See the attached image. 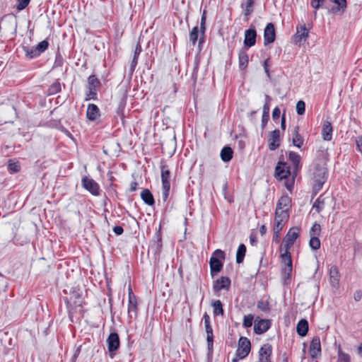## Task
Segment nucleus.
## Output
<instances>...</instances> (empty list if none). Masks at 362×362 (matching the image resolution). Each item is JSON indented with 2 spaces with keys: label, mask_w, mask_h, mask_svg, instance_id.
<instances>
[{
  "label": "nucleus",
  "mask_w": 362,
  "mask_h": 362,
  "mask_svg": "<svg viewBox=\"0 0 362 362\" xmlns=\"http://www.w3.org/2000/svg\"><path fill=\"white\" fill-rule=\"evenodd\" d=\"M300 228L298 227H293L289 229L287 234L284 239V252L281 255V262L284 264L282 268V274L286 279H290L293 265L292 258L289 250L294 244L296 239L299 237Z\"/></svg>",
  "instance_id": "obj_1"
},
{
  "label": "nucleus",
  "mask_w": 362,
  "mask_h": 362,
  "mask_svg": "<svg viewBox=\"0 0 362 362\" xmlns=\"http://www.w3.org/2000/svg\"><path fill=\"white\" fill-rule=\"evenodd\" d=\"M328 170L327 168L322 165L317 164L315 166L313 172V192L317 194L320 191L323 187V185L327 180Z\"/></svg>",
  "instance_id": "obj_2"
},
{
  "label": "nucleus",
  "mask_w": 362,
  "mask_h": 362,
  "mask_svg": "<svg viewBox=\"0 0 362 362\" xmlns=\"http://www.w3.org/2000/svg\"><path fill=\"white\" fill-rule=\"evenodd\" d=\"M162 199L165 202L169 196L170 189V172L165 162L161 161Z\"/></svg>",
  "instance_id": "obj_3"
},
{
  "label": "nucleus",
  "mask_w": 362,
  "mask_h": 362,
  "mask_svg": "<svg viewBox=\"0 0 362 362\" xmlns=\"http://www.w3.org/2000/svg\"><path fill=\"white\" fill-rule=\"evenodd\" d=\"M100 86V81L95 75H90L88 78L86 93L85 100H97V92Z\"/></svg>",
  "instance_id": "obj_4"
},
{
  "label": "nucleus",
  "mask_w": 362,
  "mask_h": 362,
  "mask_svg": "<svg viewBox=\"0 0 362 362\" xmlns=\"http://www.w3.org/2000/svg\"><path fill=\"white\" fill-rule=\"evenodd\" d=\"M225 259L224 252L221 250L217 249L216 250L209 260V265L211 273H218L221 271L223 268V262L221 259Z\"/></svg>",
  "instance_id": "obj_5"
},
{
  "label": "nucleus",
  "mask_w": 362,
  "mask_h": 362,
  "mask_svg": "<svg viewBox=\"0 0 362 362\" xmlns=\"http://www.w3.org/2000/svg\"><path fill=\"white\" fill-rule=\"evenodd\" d=\"M289 219V214L287 212H275V217L273 226V231L281 233Z\"/></svg>",
  "instance_id": "obj_6"
},
{
  "label": "nucleus",
  "mask_w": 362,
  "mask_h": 362,
  "mask_svg": "<svg viewBox=\"0 0 362 362\" xmlns=\"http://www.w3.org/2000/svg\"><path fill=\"white\" fill-rule=\"evenodd\" d=\"M251 344L250 340L247 337H241L236 350L237 356L240 358H245L249 354Z\"/></svg>",
  "instance_id": "obj_7"
},
{
  "label": "nucleus",
  "mask_w": 362,
  "mask_h": 362,
  "mask_svg": "<svg viewBox=\"0 0 362 362\" xmlns=\"http://www.w3.org/2000/svg\"><path fill=\"white\" fill-rule=\"evenodd\" d=\"M107 344L110 356L112 358L115 356V352L119 347V337L118 334L116 332L111 333L107 339Z\"/></svg>",
  "instance_id": "obj_8"
},
{
  "label": "nucleus",
  "mask_w": 362,
  "mask_h": 362,
  "mask_svg": "<svg viewBox=\"0 0 362 362\" xmlns=\"http://www.w3.org/2000/svg\"><path fill=\"white\" fill-rule=\"evenodd\" d=\"M83 187L94 196L100 194V187L92 178L85 177L82 179Z\"/></svg>",
  "instance_id": "obj_9"
},
{
  "label": "nucleus",
  "mask_w": 362,
  "mask_h": 362,
  "mask_svg": "<svg viewBox=\"0 0 362 362\" xmlns=\"http://www.w3.org/2000/svg\"><path fill=\"white\" fill-rule=\"evenodd\" d=\"M291 207V199L288 195H284L280 197L277 204L275 212H287L289 214Z\"/></svg>",
  "instance_id": "obj_10"
},
{
  "label": "nucleus",
  "mask_w": 362,
  "mask_h": 362,
  "mask_svg": "<svg viewBox=\"0 0 362 362\" xmlns=\"http://www.w3.org/2000/svg\"><path fill=\"white\" fill-rule=\"evenodd\" d=\"M309 354L313 359L318 358L321 356V344L319 337H315L310 344Z\"/></svg>",
  "instance_id": "obj_11"
},
{
  "label": "nucleus",
  "mask_w": 362,
  "mask_h": 362,
  "mask_svg": "<svg viewBox=\"0 0 362 362\" xmlns=\"http://www.w3.org/2000/svg\"><path fill=\"white\" fill-rule=\"evenodd\" d=\"M230 286V280L228 277L221 276L220 279H216L213 284V290L214 293L219 296V292L222 289L228 290Z\"/></svg>",
  "instance_id": "obj_12"
},
{
  "label": "nucleus",
  "mask_w": 362,
  "mask_h": 362,
  "mask_svg": "<svg viewBox=\"0 0 362 362\" xmlns=\"http://www.w3.org/2000/svg\"><path fill=\"white\" fill-rule=\"evenodd\" d=\"M291 175L290 168L287 163L279 161L275 168V176L280 179L288 177Z\"/></svg>",
  "instance_id": "obj_13"
},
{
  "label": "nucleus",
  "mask_w": 362,
  "mask_h": 362,
  "mask_svg": "<svg viewBox=\"0 0 362 362\" xmlns=\"http://www.w3.org/2000/svg\"><path fill=\"white\" fill-rule=\"evenodd\" d=\"M276 38V33L273 23H268L264 30V44L267 45L272 43Z\"/></svg>",
  "instance_id": "obj_14"
},
{
  "label": "nucleus",
  "mask_w": 362,
  "mask_h": 362,
  "mask_svg": "<svg viewBox=\"0 0 362 362\" xmlns=\"http://www.w3.org/2000/svg\"><path fill=\"white\" fill-rule=\"evenodd\" d=\"M272 354V347L269 344H265L261 346L259 351L258 362H272L271 356Z\"/></svg>",
  "instance_id": "obj_15"
},
{
  "label": "nucleus",
  "mask_w": 362,
  "mask_h": 362,
  "mask_svg": "<svg viewBox=\"0 0 362 362\" xmlns=\"http://www.w3.org/2000/svg\"><path fill=\"white\" fill-rule=\"evenodd\" d=\"M271 327L269 320H255L254 324V331L257 334H262L266 332Z\"/></svg>",
  "instance_id": "obj_16"
},
{
  "label": "nucleus",
  "mask_w": 362,
  "mask_h": 362,
  "mask_svg": "<svg viewBox=\"0 0 362 362\" xmlns=\"http://www.w3.org/2000/svg\"><path fill=\"white\" fill-rule=\"evenodd\" d=\"M296 33L294 35V42L296 43L305 41L308 37L309 28H307L305 24L298 25Z\"/></svg>",
  "instance_id": "obj_17"
},
{
  "label": "nucleus",
  "mask_w": 362,
  "mask_h": 362,
  "mask_svg": "<svg viewBox=\"0 0 362 362\" xmlns=\"http://www.w3.org/2000/svg\"><path fill=\"white\" fill-rule=\"evenodd\" d=\"M269 141V148L271 151L277 149L280 146V131L275 129L271 132Z\"/></svg>",
  "instance_id": "obj_18"
},
{
  "label": "nucleus",
  "mask_w": 362,
  "mask_h": 362,
  "mask_svg": "<svg viewBox=\"0 0 362 362\" xmlns=\"http://www.w3.org/2000/svg\"><path fill=\"white\" fill-rule=\"evenodd\" d=\"M257 32L254 28H250L245 31L244 45L247 47H251L255 45Z\"/></svg>",
  "instance_id": "obj_19"
},
{
  "label": "nucleus",
  "mask_w": 362,
  "mask_h": 362,
  "mask_svg": "<svg viewBox=\"0 0 362 362\" xmlns=\"http://www.w3.org/2000/svg\"><path fill=\"white\" fill-rule=\"evenodd\" d=\"M100 116V112L98 107L93 104L90 103L88 105L86 110V117L90 121H95Z\"/></svg>",
  "instance_id": "obj_20"
},
{
  "label": "nucleus",
  "mask_w": 362,
  "mask_h": 362,
  "mask_svg": "<svg viewBox=\"0 0 362 362\" xmlns=\"http://www.w3.org/2000/svg\"><path fill=\"white\" fill-rule=\"evenodd\" d=\"M333 128L330 122L325 120L323 122L322 127V137L325 141H331L332 139Z\"/></svg>",
  "instance_id": "obj_21"
},
{
  "label": "nucleus",
  "mask_w": 362,
  "mask_h": 362,
  "mask_svg": "<svg viewBox=\"0 0 362 362\" xmlns=\"http://www.w3.org/2000/svg\"><path fill=\"white\" fill-rule=\"evenodd\" d=\"M329 280L331 285L337 288L339 284L340 274L337 266H332L329 269Z\"/></svg>",
  "instance_id": "obj_22"
},
{
  "label": "nucleus",
  "mask_w": 362,
  "mask_h": 362,
  "mask_svg": "<svg viewBox=\"0 0 362 362\" xmlns=\"http://www.w3.org/2000/svg\"><path fill=\"white\" fill-rule=\"evenodd\" d=\"M137 310H138V303H137V298H129L128 299V306H127V313L128 316L130 318H132L133 317H136L137 315Z\"/></svg>",
  "instance_id": "obj_23"
},
{
  "label": "nucleus",
  "mask_w": 362,
  "mask_h": 362,
  "mask_svg": "<svg viewBox=\"0 0 362 362\" xmlns=\"http://www.w3.org/2000/svg\"><path fill=\"white\" fill-rule=\"evenodd\" d=\"M300 156L299 154H298L296 152L290 151L288 153V160L291 162V163L293 165L294 170L296 172L298 171L300 168Z\"/></svg>",
  "instance_id": "obj_24"
},
{
  "label": "nucleus",
  "mask_w": 362,
  "mask_h": 362,
  "mask_svg": "<svg viewBox=\"0 0 362 362\" xmlns=\"http://www.w3.org/2000/svg\"><path fill=\"white\" fill-rule=\"evenodd\" d=\"M296 331L298 335L304 337L307 334L308 331V322L306 320H300L296 327Z\"/></svg>",
  "instance_id": "obj_25"
},
{
  "label": "nucleus",
  "mask_w": 362,
  "mask_h": 362,
  "mask_svg": "<svg viewBox=\"0 0 362 362\" xmlns=\"http://www.w3.org/2000/svg\"><path fill=\"white\" fill-rule=\"evenodd\" d=\"M304 139L298 133V127H296L292 133V142L293 144L297 148H300L303 144Z\"/></svg>",
  "instance_id": "obj_26"
},
{
  "label": "nucleus",
  "mask_w": 362,
  "mask_h": 362,
  "mask_svg": "<svg viewBox=\"0 0 362 362\" xmlns=\"http://www.w3.org/2000/svg\"><path fill=\"white\" fill-rule=\"evenodd\" d=\"M205 330L206 332V341H207V346L209 351L213 349V343H214V334H213V329L209 325H205Z\"/></svg>",
  "instance_id": "obj_27"
},
{
  "label": "nucleus",
  "mask_w": 362,
  "mask_h": 362,
  "mask_svg": "<svg viewBox=\"0 0 362 362\" xmlns=\"http://www.w3.org/2000/svg\"><path fill=\"white\" fill-rule=\"evenodd\" d=\"M141 197L144 202L149 206H153L155 203L153 196L148 189H144L141 192Z\"/></svg>",
  "instance_id": "obj_28"
},
{
  "label": "nucleus",
  "mask_w": 362,
  "mask_h": 362,
  "mask_svg": "<svg viewBox=\"0 0 362 362\" xmlns=\"http://www.w3.org/2000/svg\"><path fill=\"white\" fill-rule=\"evenodd\" d=\"M141 50L142 49H141V45L139 43H137V45H136V47H135L134 57L131 62V65H130V71L132 73L134 72V71L137 65L138 58H139V54L141 52Z\"/></svg>",
  "instance_id": "obj_29"
},
{
  "label": "nucleus",
  "mask_w": 362,
  "mask_h": 362,
  "mask_svg": "<svg viewBox=\"0 0 362 362\" xmlns=\"http://www.w3.org/2000/svg\"><path fill=\"white\" fill-rule=\"evenodd\" d=\"M239 59V68L241 70L245 69L247 66V64L249 62L248 55L245 51L241 50L238 54Z\"/></svg>",
  "instance_id": "obj_30"
},
{
  "label": "nucleus",
  "mask_w": 362,
  "mask_h": 362,
  "mask_svg": "<svg viewBox=\"0 0 362 362\" xmlns=\"http://www.w3.org/2000/svg\"><path fill=\"white\" fill-rule=\"evenodd\" d=\"M211 305L213 308V313L215 316L223 315L224 311L221 300H213Z\"/></svg>",
  "instance_id": "obj_31"
},
{
  "label": "nucleus",
  "mask_w": 362,
  "mask_h": 362,
  "mask_svg": "<svg viewBox=\"0 0 362 362\" xmlns=\"http://www.w3.org/2000/svg\"><path fill=\"white\" fill-rule=\"evenodd\" d=\"M233 151L229 146H225L221 151V158L223 161L228 162L233 158Z\"/></svg>",
  "instance_id": "obj_32"
},
{
  "label": "nucleus",
  "mask_w": 362,
  "mask_h": 362,
  "mask_svg": "<svg viewBox=\"0 0 362 362\" xmlns=\"http://www.w3.org/2000/svg\"><path fill=\"white\" fill-rule=\"evenodd\" d=\"M246 252V247L244 244H240L238 246L236 253V262L240 264L243 262Z\"/></svg>",
  "instance_id": "obj_33"
},
{
  "label": "nucleus",
  "mask_w": 362,
  "mask_h": 362,
  "mask_svg": "<svg viewBox=\"0 0 362 362\" xmlns=\"http://www.w3.org/2000/svg\"><path fill=\"white\" fill-rule=\"evenodd\" d=\"M325 199L323 195H320L314 202L313 208L315 209L317 213H320L324 209Z\"/></svg>",
  "instance_id": "obj_34"
},
{
  "label": "nucleus",
  "mask_w": 362,
  "mask_h": 362,
  "mask_svg": "<svg viewBox=\"0 0 362 362\" xmlns=\"http://www.w3.org/2000/svg\"><path fill=\"white\" fill-rule=\"evenodd\" d=\"M269 105L264 104L263 105L262 117V126L264 128L267 124L269 117Z\"/></svg>",
  "instance_id": "obj_35"
},
{
  "label": "nucleus",
  "mask_w": 362,
  "mask_h": 362,
  "mask_svg": "<svg viewBox=\"0 0 362 362\" xmlns=\"http://www.w3.org/2000/svg\"><path fill=\"white\" fill-rule=\"evenodd\" d=\"M350 361L349 354L344 352L339 346L337 353V362H350Z\"/></svg>",
  "instance_id": "obj_36"
},
{
  "label": "nucleus",
  "mask_w": 362,
  "mask_h": 362,
  "mask_svg": "<svg viewBox=\"0 0 362 362\" xmlns=\"http://www.w3.org/2000/svg\"><path fill=\"white\" fill-rule=\"evenodd\" d=\"M61 91V84L59 81L54 82L48 89L49 95H54Z\"/></svg>",
  "instance_id": "obj_37"
},
{
  "label": "nucleus",
  "mask_w": 362,
  "mask_h": 362,
  "mask_svg": "<svg viewBox=\"0 0 362 362\" xmlns=\"http://www.w3.org/2000/svg\"><path fill=\"white\" fill-rule=\"evenodd\" d=\"M199 29L197 26L192 28L189 33V42L194 45L198 39Z\"/></svg>",
  "instance_id": "obj_38"
},
{
  "label": "nucleus",
  "mask_w": 362,
  "mask_h": 362,
  "mask_svg": "<svg viewBox=\"0 0 362 362\" xmlns=\"http://www.w3.org/2000/svg\"><path fill=\"white\" fill-rule=\"evenodd\" d=\"M24 51L25 52V55L28 57H29L30 59H33V58H35V57L40 56V54L37 52L35 47H33V48L24 47Z\"/></svg>",
  "instance_id": "obj_39"
},
{
  "label": "nucleus",
  "mask_w": 362,
  "mask_h": 362,
  "mask_svg": "<svg viewBox=\"0 0 362 362\" xmlns=\"http://www.w3.org/2000/svg\"><path fill=\"white\" fill-rule=\"evenodd\" d=\"M309 245L314 250H318L320 247V241L318 237H310Z\"/></svg>",
  "instance_id": "obj_40"
},
{
  "label": "nucleus",
  "mask_w": 362,
  "mask_h": 362,
  "mask_svg": "<svg viewBox=\"0 0 362 362\" xmlns=\"http://www.w3.org/2000/svg\"><path fill=\"white\" fill-rule=\"evenodd\" d=\"M321 230L320 225L318 223H315L313 225V226L310 228V237H317Z\"/></svg>",
  "instance_id": "obj_41"
},
{
  "label": "nucleus",
  "mask_w": 362,
  "mask_h": 362,
  "mask_svg": "<svg viewBox=\"0 0 362 362\" xmlns=\"http://www.w3.org/2000/svg\"><path fill=\"white\" fill-rule=\"evenodd\" d=\"M254 316L252 314L245 315L243 319V325L245 328H249L252 325Z\"/></svg>",
  "instance_id": "obj_42"
},
{
  "label": "nucleus",
  "mask_w": 362,
  "mask_h": 362,
  "mask_svg": "<svg viewBox=\"0 0 362 362\" xmlns=\"http://www.w3.org/2000/svg\"><path fill=\"white\" fill-rule=\"evenodd\" d=\"M48 42L46 40H43L38 43L36 47H35L40 55L42 52H44L48 47Z\"/></svg>",
  "instance_id": "obj_43"
},
{
  "label": "nucleus",
  "mask_w": 362,
  "mask_h": 362,
  "mask_svg": "<svg viewBox=\"0 0 362 362\" xmlns=\"http://www.w3.org/2000/svg\"><path fill=\"white\" fill-rule=\"evenodd\" d=\"M8 169L12 173H17L21 170V166L18 162H10L8 165Z\"/></svg>",
  "instance_id": "obj_44"
},
{
  "label": "nucleus",
  "mask_w": 362,
  "mask_h": 362,
  "mask_svg": "<svg viewBox=\"0 0 362 362\" xmlns=\"http://www.w3.org/2000/svg\"><path fill=\"white\" fill-rule=\"evenodd\" d=\"M305 104L303 100H299L296 104V112L298 115H303L305 113Z\"/></svg>",
  "instance_id": "obj_45"
},
{
  "label": "nucleus",
  "mask_w": 362,
  "mask_h": 362,
  "mask_svg": "<svg viewBox=\"0 0 362 362\" xmlns=\"http://www.w3.org/2000/svg\"><path fill=\"white\" fill-rule=\"evenodd\" d=\"M16 1L18 2L16 8L18 11H21L28 6L30 0H16Z\"/></svg>",
  "instance_id": "obj_46"
},
{
  "label": "nucleus",
  "mask_w": 362,
  "mask_h": 362,
  "mask_svg": "<svg viewBox=\"0 0 362 362\" xmlns=\"http://www.w3.org/2000/svg\"><path fill=\"white\" fill-rule=\"evenodd\" d=\"M206 11L204 10L201 18L200 23V30L201 32L204 34L205 32V22H206Z\"/></svg>",
  "instance_id": "obj_47"
},
{
  "label": "nucleus",
  "mask_w": 362,
  "mask_h": 362,
  "mask_svg": "<svg viewBox=\"0 0 362 362\" xmlns=\"http://www.w3.org/2000/svg\"><path fill=\"white\" fill-rule=\"evenodd\" d=\"M325 0H312L310 5L315 9H318Z\"/></svg>",
  "instance_id": "obj_48"
},
{
  "label": "nucleus",
  "mask_w": 362,
  "mask_h": 362,
  "mask_svg": "<svg viewBox=\"0 0 362 362\" xmlns=\"http://www.w3.org/2000/svg\"><path fill=\"white\" fill-rule=\"evenodd\" d=\"M334 4H337L339 6V9L345 8L346 6V0H332Z\"/></svg>",
  "instance_id": "obj_49"
},
{
  "label": "nucleus",
  "mask_w": 362,
  "mask_h": 362,
  "mask_svg": "<svg viewBox=\"0 0 362 362\" xmlns=\"http://www.w3.org/2000/svg\"><path fill=\"white\" fill-rule=\"evenodd\" d=\"M281 110L278 107H276L272 112L273 119H278L280 117Z\"/></svg>",
  "instance_id": "obj_50"
},
{
  "label": "nucleus",
  "mask_w": 362,
  "mask_h": 362,
  "mask_svg": "<svg viewBox=\"0 0 362 362\" xmlns=\"http://www.w3.org/2000/svg\"><path fill=\"white\" fill-rule=\"evenodd\" d=\"M257 308L263 311L269 310L268 304L263 301H259L257 304Z\"/></svg>",
  "instance_id": "obj_51"
},
{
  "label": "nucleus",
  "mask_w": 362,
  "mask_h": 362,
  "mask_svg": "<svg viewBox=\"0 0 362 362\" xmlns=\"http://www.w3.org/2000/svg\"><path fill=\"white\" fill-rule=\"evenodd\" d=\"M357 149L362 153V136H358L356 140Z\"/></svg>",
  "instance_id": "obj_52"
},
{
  "label": "nucleus",
  "mask_w": 362,
  "mask_h": 362,
  "mask_svg": "<svg viewBox=\"0 0 362 362\" xmlns=\"http://www.w3.org/2000/svg\"><path fill=\"white\" fill-rule=\"evenodd\" d=\"M113 231L114 233L117 235H122L124 232V229L122 226H115L114 228H113Z\"/></svg>",
  "instance_id": "obj_53"
},
{
  "label": "nucleus",
  "mask_w": 362,
  "mask_h": 362,
  "mask_svg": "<svg viewBox=\"0 0 362 362\" xmlns=\"http://www.w3.org/2000/svg\"><path fill=\"white\" fill-rule=\"evenodd\" d=\"M253 11L252 7H249L248 5H245L244 14L245 16H250Z\"/></svg>",
  "instance_id": "obj_54"
},
{
  "label": "nucleus",
  "mask_w": 362,
  "mask_h": 362,
  "mask_svg": "<svg viewBox=\"0 0 362 362\" xmlns=\"http://www.w3.org/2000/svg\"><path fill=\"white\" fill-rule=\"evenodd\" d=\"M273 241L275 243H279L280 240V233H276V231H273Z\"/></svg>",
  "instance_id": "obj_55"
},
{
  "label": "nucleus",
  "mask_w": 362,
  "mask_h": 362,
  "mask_svg": "<svg viewBox=\"0 0 362 362\" xmlns=\"http://www.w3.org/2000/svg\"><path fill=\"white\" fill-rule=\"evenodd\" d=\"M203 319L204 321V325L210 324V317L207 315V313L204 315Z\"/></svg>",
  "instance_id": "obj_56"
},
{
  "label": "nucleus",
  "mask_w": 362,
  "mask_h": 362,
  "mask_svg": "<svg viewBox=\"0 0 362 362\" xmlns=\"http://www.w3.org/2000/svg\"><path fill=\"white\" fill-rule=\"evenodd\" d=\"M267 232V228L264 225H262L259 228V233L262 235H264Z\"/></svg>",
  "instance_id": "obj_57"
},
{
  "label": "nucleus",
  "mask_w": 362,
  "mask_h": 362,
  "mask_svg": "<svg viewBox=\"0 0 362 362\" xmlns=\"http://www.w3.org/2000/svg\"><path fill=\"white\" fill-rule=\"evenodd\" d=\"M250 241L252 245H255L257 242L256 236L253 234H251L250 236Z\"/></svg>",
  "instance_id": "obj_58"
},
{
  "label": "nucleus",
  "mask_w": 362,
  "mask_h": 362,
  "mask_svg": "<svg viewBox=\"0 0 362 362\" xmlns=\"http://www.w3.org/2000/svg\"><path fill=\"white\" fill-rule=\"evenodd\" d=\"M361 296H362V293L360 291H358L354 294V298L356 300H359L361 298Z\"/></svg>",
  "instance_id": "obj_59"
},
{
  "label": "nucleus",
  "mask_w": 362,
  "mask_h": 362,
  "mask_svg": "<svg viewBox=\"0 0 362 362\" xmlns=\"http://www.w3.org/2000/svg\"><path fill=\"white\" fill-rule=\"evenodd\" d=\"M137 187V183L135 182H133L131 183L130 189L132 192H134L136 189Z\"/></svg>",
  "instance_id": "obj_60"
},
{
  "label": "nucleus",
  "mask_w": 362,
  "mask_h": 362,
  "mask_svg": "<svg viewBox=\"0 0 362 362\" xmlns=\"http://www.w3.org/2000/svg\"><path fill=\"white\" fill-rule=\"evenodd\" d=\"M281 127L282 129H285L286 127V119H285V116L284 115H283L282 118H281Z\"/></svg>",
  "instance_id": "obj_61"
},
{
  "label": "nucleus",
  "mask_w": 362,
  "mask_h": 362,
  "mask_svg": "<svg viewBox=\"0 0 362 362\" xmlns=\"http://www.w3.org/2000/svg\"><path fill=\"white\" fill-rule=\"evenodd\" d=\"M130 296L133 297V298H136V296L134 294L132 288H131V286L129 287V291H128V298H130Z\"/></svg>",
  "instance_id": "obj_62"
},
{
  "label": "nucleus",
  "mask_w": 362,
  "mask_h": 362,
  "mask_svg": "<svg viewBox=\"0 0 362 362\" xmlns=\"http://www.w3.org/2000/svg\"><path fill=\"white\" fill-rule=\"evenodd\" d=\"M255 0H247L245 4L248 5L249 7H253Z\"/></svg>",
  "instance_id": "obj_63"
},
{
  "label": "nucleus",
  "mask_w": 362,
  "mask_h": 362,
  "mask_svg": "<svg viewBox=\"0 0 362 362\" xmlns=\"http://www.w3.org/2000/svg\"><path fill=\"white\" fill-rule=\"evenodd\" d=\"M267 61L268 60L267 59L264 62V69L265 72L267 74V75H269V69L267 66Z\"/></svg>",
  "instance_id": "obj_64"
}]
</instances>
